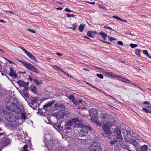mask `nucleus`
<instances>
[{
    "mask_svg": "<svg viewBox=\"0 0 151 151\" xmlns=\"http://www.w3.org/2000/svg\"><path fill=\"white\" fill-rule=\"evenodd\" d=\"M99 34L101 36L103 39L104 40H105L107 36V34L103 32H101L99 33Z\"/></svg>",
    "mask_w": 151,
    "mask_h": 151,
    "instance_id": "6ab92c4d",
    "label": "nucleus"
},
{
    "mask_svg": "<svg viewBox=\"0 0 151 151\" xmlns=\"http://www.w3.org/2000/svg\"><path fill=\"white\" fill-rule=\"evenodd\" d=\"M86 25L84 24H81L79 27V30L81 32H82L83 30Z\"/></svg>",
    "mask_w": 151,
    "mask_h": 151,
    "instance_id": "dca6fc26",
    "label": "nucleus"
},
{
    "mask_svg": "<svg viewBox=\"0 0 151 151\" xmlns=\"http://www.w3.org/2000/svg\"><path fill=\"white\" fill-rule=\"evenodd\" d=\"M31 90L34 93H37L36 88L34 85H32L30 87Z\"/></svg>",
    "mask_w": 151,
    "mask_h": 151,
    "instance_id": "a211bd4d",
    "label": "nucleus"
},
{
    "mask_svg": "<svg viewBox=\"0 0 151 151\" xmlns=\"http://www.w3.org/2000/svg\"><path fill=\"white\" fill-rule=\"evenodd\" d=\"M101 119L103 125L102 129L103 132L102 134L104 136L109 137L110 134H112L111 130H113V133L114 132V135L112 137L110 141V143L114 145L117 141V139H119L120 141L122 139L121 134V131L119 127L114 126L115 124V121L114 119L110 116L106 114H102Z\"/></svg>",
    "mask_w": 151,
    "mask_h": 151,
    "instance_id": "f257e3e1",
    "label": "nucleus"
},
{
    "mask_svg": "<svg viewBox=\"0 0 151 151\" xmlns=\"http://www.w3.org/2000/svg\"><path fill=\"white\" fill-rule=\"evenodd\" d=\"M3 12H4L6 13H10L12 14H14V13L13 12H12V11H5V10H3Z\"/></svg>",
    "mask_w": 151,
    "mask_h": 151,
    "instance_id": "7c9ffc66",
    "label": "nucleus"
},
{
    "mask_svg": "<svg viewBox=\"0 0 151 151\" xmlns=\"http://www.w3.org/2000/svg\"><path fill=\"white\" fill-rule=\"evenodd\" d=\"M66 75L68 77L71 78H73V77L71 75L69 74L68 73Z\"/></svg>",
    "mask_w": 151,
    "mask_h": 151,
    "instance_id": "3c124183",
    "label": "nucleus"
},
{
    "mask_svg": "<svg viewBox=\"0 0 151 151\" xmlns=\"http://www.w3.org/2000/svg\"><path fill=\"white\" fill-rule=\"evenodd\" d=\"M136 150L137 151H141V150L140 148H138V146L137 147V148H136Z\"/></svg>",
    "mask_w": 151,
    "mask_h": 151,
    "instance_id": "09e8293b",
    "label": "nucleus"
},
{
    "mask_svg": "<svg viewBox=\"0 0 151 151\" xmlns=\"http://www.w3.org/2000/svg\"><path fill=\"white\" fill-rule=\"evenodd\" d=\"M30 100L32 104L37 102L38 99L36 97H31Z\"/></svg>",
    "mask_w": 151,
    "mask_h": 151,
    "instance_id": "412c9836",
    "label": "nucleus"
},
{
    "mask_svg": "<svg viewBox=\"0 0 151 151\" xmlns=\"http://www.w3.org/2000/svg\"><path fill=\"white\" fill-rule=\"evenodd\" d=\"M17 83L20 87L25 88L27 86V83L23 81L18 80L17 82Z\"/></svg>",
    "mask_w": 151,
    "mask_h": 151,
    "instance_id": "9d476101",
    "label": "nucleus"
},
{
    "mask_svg": "<svg viewBox=\"0 0 151 151\" xmlns=\"http://www.w3.org/2000/svg\"><path fill=\"white\" fill-rule=\"evenodd\" d=\"M83 69L84 70H86L88 71H89V69H87L85 68H83Z\"/></svg>",
    "mask_w": 151,
    "mask_h": 151,
    "instance_id": "69168bd1",
    "label": "nucleus"
},
{
    "mask_svg": "<svg viewBox=\"0 0 151 151\" xmlns=\"http://www.w3.org/2000/svg\"><path fill=\"white\" fill-rule=\"evenodd\" d=\"M87 36L91 37H93V36L91 34L89 33H88Z\"/></svg>",
    "mask_w": 151,
    "mask_h": 151,
    "instance_id": "37998d69",
    "label": "nucleus"
},
{
    "mask_svg": "<svg viewBox=\"0 0 151 151\" xmlns=\"http://www.w3.org/2000/svg\"><path fill=\"white\" fill-rule=\"evenodd\" d=\"M19 105V101L16 104L11 102H8L6 103V106L8 110L18 114H20L22 112Z\"/></svg>",
    "mask_w": 151,
    "mask_h": 151,
    "instance_id": "7ed1b4c3",
    "label": "nucleus"
},
{
    "mask_svg": "<svg viewBox=\"0 0 151 151\" xmlns=\"http://www.w3.org/2000/svg\"><path fill=\"white\" fill-rule=\"evenodd\" d=\"M20 48L22 49V50L26 53V54L29 57L30 59L34 60L35 62H37V59L35 58V57L33 55H32V54L29 52L24 48L22 47H21Z\"/></svg>",
    "mask_w": 151,
    "mask_h": 151,
    "instance_id": "6e6552de",
    "label": "nucleus"
},
{
    "mask_svg": "<svg viewBox=\"0 0 151 151\" xmlns=\"http://www.w3.org/2000/svg\"><path fill=\"white\" fill-rule=\"evenodd\" d=\"M5 59L7 60L9 63H10V64H12L13 65H14L15 64V63H14V62H12V61H11V60H8L7 59Z\"/></svg>",
    "mask_w": 151,
    "mask_h": 151,
    "instance_id": "58836bf2",
    "label": "nucleus"
},
{
    "mask_svg": "<svg viewBox=\"0 0 151 151\" xmlns=\"http://www.w3.org/2000/svg\"><path fill=\"white\" fill-rule=\"evenodd\" d=\"M114 18L116 19H117L120 20H121V18L117 16H112Z\"/></svg>",
    "mask_w": 151,
    "mask_h": 151,
    "instance_id": "4c0bfd02",
    "label": "nucleus"
},
{
    "mask_svg": "<svg viewBox=\"0 0 151 151\" xmlns=\"http://www.w3.org/2000/svg\"><path fill=\"white\" fill-rule=\"evenodd\" d=\"M26 117V113L25 112H23L21 114V118L25 120Z\"/></svg>",
    "mask_w": 151,
    "mask_h": 151,
    "instance_id": "a878e982",
    "label": "nucleus"
},
{
    "mask_svg": "<svg viewBox=\"0 0 151 151\" xmlns=\"http://www.w3.org/2000/svg\"><path fill=\"white\" fill-rule=\"evenodd\" d=\"M75 16V15L74 14H67V17H74Z\"/></svg>",
    "mask_w": 151,
    "mask_h": 151,
    "instance_id": "e433bc0d",
    "label": "nucleus"
},
{
    "mask_svg": "<svg viewBox=\"0 0 151 151\" xmlns=\"http://www.w3.org/2000/svg\"><path fill=\"white\" fill-rule=\"evenodd\" d=\"M0 52H1L2 53H4V52L2 50L0 49Z\"/></svg>",
    "mask_w": 151,
    "mask_h": 151,
    "instance_id": "864d4df0",
    "label": "nucleus"
},
{
    "mask_svg": "<svg viewBox=\"0 0 151 151\" xmlns=\"http://www.w3.org/2000/svg\"><path fill=\"white\" fill-rule=\"evenodd\" d=\"M56 9L58 10H62V8L61 7H59V8H57Z\"/></svg>",
    "mask_w": 151,
    "mask_h": 151,
    "instance_id": "4d7b16f0",
    "label": "nucleus"
},
{
    "mask_svg": "<svg viewBox=\"0 0 151 151\" xmlns=\"http://www.w3.org/2000/svg\"><path fill=\"white\" fill-rule=\"evenodd\" d=\"M143 53L146 55V56L148 57L149 58L151 59V56L149 55L148 54L147 51L146 50H144L143 51Z\"/></svg>",
    "mask_w": 151,
    "mask_h": 151,
    "instance_id": "b1692460",
    "label": "nucleus"
},
{
    "mask_svg": "<svg viewBox=\"0 0 151 151\" xmlns=\"http://www.w3.org/2000/svg\"><path fill=\"white\" fill-rule=\"evenodd\" d=\"M10 72L9 75L14 78H16L17 77V75L16 73L14 71V70L12 68H10Z\"/></svg>",
    "mask_w": 151,
    "mask_h": 151,
    "instance_id": "ddd939ff",
    "label": "nucleus"
},
{
    "mask_svg": "<svg viewBox=\"0 0 151 151\" xmlns=\"http://www.w3.org/2000/svg\"><path fill=\"white\" fill-rule=\"evenodd\" d=\"M89 111L91 118V121L95 123L98 126H101V123L97 120L98 114L97 110L95 109H91L89 110Z\"/></svg>",
    "mask_w": 151,
    "mask_h": 151,
    "instance_id": "20e7f679",
    "label": "nucleus"
},
{
    "mask_svg": "<svg viewBox=\"0 0 151 151\" xmlns=\"http://www.w3.org/2000/svg\"><path fill=\"white\" fill-rule=\"evenodd\" d=\"M27 30L29 32H31L32 33H35V31L34 30H32L30 29H28Z\"/></svg>",
    "mask_w": 151,
    "mask_h": 151,
    "instance_id": "ea45409f",
    "label": "nucleus"
},
{
    "mask_svg": "<svg viewBox=\"0 0 151 151\" xmlns=\"http://www.w3.org/2000/svg\"><path fill=\"white\" fill-rule=\"evenodd\" d=\"M56 54H57V55H59V56H62V55L60 53H58V52H57L56 53Z\"/></svg>",
    "mask_w": 151,
    "mask_h": 151,
    "instance_id": "5fc2aeb1",
    "label": "nucleus"
},
{
    "mask_svg": "<svg viewBox=\"0 0 151 151\" xmlns=\"http://www.w3.org/2000/svg\"><path fill=\"white\" fill-rule=\"evenodd\" d=\"M67 97L70 100H72L74 99V96L72 95H68L67 96Z\"/></svg>",
    "mask_w": 151,
    "mask_h": 151,
    "instance_id": "cd10ccee",
    "label": "nucleus"
},
{
    "mask_svg": "<svg viewBox=\"0 0 151 151\" xmlns=\"http://www.w3.org/2000/svg\"><path fill=\"white\" fill-rule=\"evenodd\" d=\"M143 104H150V103L149 101H145L143 103Z\"/></svg>",
    "mask_w": 151,
    "mask_h": 151,
    "instance_id": "a18cd8bd",
    "label": "nucleus"
},
{
    "mask_svg": "<svg viewBox=\"0 0 151 151\" xmlns=\"http://www.w3.org/2000/svg\"><path fill=\"white\" fill-rule=\"evenodd\" d=\"M121 21H122V22H127V21L126 20H122L121 19V20H120Z\"/></svg>",
    "mask_w": 151,
    "mask_h": 151,
    "instance_id": "13d9d810",
    "label": "nucleus"
},
{
    "mask_svg": "<svg viewBox=\"0 0 151 151\" xmlns=\"http://www.w3.org/2000/svg\"><path fill=\"white\" fill-rule=\"evenodd\" d=\"M147 146L146 145H144L142 146L141 147V150H142L143 151H147Z\"/></svg>",
    "mask_w": 151,
    "mask_h": 151,
    "instance_id": "4be33fe9",
    "label": "nucleus"
},
{
    "mask_svg": "<svg viewBox=\"0 0 151 151\" xmlns=\"http://www.w3.org/2000/svg\"><path fill=\"white\" fill-rule=\"evenodd\" d=\"M89 86H91V87H92V88H96V87L92 85H89Z\"/></svg>",
    "mask_w": 151,
    "mask_h": 151,
    "instance_id": "052dcab7",
    "label": "nucleus"
},
{
    "mask_svg": "<svg viewBox=\"0 0 151 151\" xmlns=\"http://www.w3.org/2000/svg\"><path fill=\"white\" fill-rule=\"evenodd\" d=\"M117 43L119 45H123L122 42L121 41H118Z\"/></svg>",
    "mask_w": 151,
    "mask_h": 151,
    "instance_id": "79ce46f5",
    "label": "nucleus"
},
{
    "mask_svg": "<svg viewBox=\"0 0 151 151\" xmlns=\"http://www.w3.org/2000/svg\"><path fill=\"white\" fill-rule=\"evenodd\" d=\"M29 80L31 81H32V78L31 76H29Z\"/></svg>",
    "mask_w": 151,
    "mask_h": 151,
    "instance_id": "603ef678",
    "label": "nucleus"
},
{
    "mask_svg": "<svg viewBox=\"0 0 151 151\" xmlns=\"http://www.w3.org/2000/svg\"><path fill=\"white\" fill-rule=\"evenodd\" d=\"M60 71L63 72V73L66 75L67 74V73H68L67 72L64 71L62 69H61V70Z\"/></svg>",
    "mask_w": 151,
    "mask_h": 151,
    "instance_id": "a19ab883",
    "label": "nucleus"
},
{
    "mask_svg": "<svg viewBox=\"0 0 151 151\" xmlns=\"http://www.w3.org/2000/svg\"><path fill=\"white\" fill-rule=\"evenodd\" d=\"M5 144L7 145L8 144L9 142V140L8 139H5Z\"/></svg>",
    "mask_w": 151,
    "mask_h": 151,
    "instance_id": "72a5a7b5",
    "label": "nucleus"
},
{
    "mask_svg": "<svg viewBox=\"0 0 151 151\" xmlns=\"http://www.w3.org/2000/svg\"><path fill=\"white\" fill-rule=\"evenodd\" d=\"M104 28H107V29H111L112 30V29L110 27H107V26H105L104 27Z\"/></svg>",
    "mask_w": 151,
    "mask_h": 151,
    "instance_id": "de8ad7c7",
    "label": "nucleus"
},
{
    "mask_svg": "<svg viewBox=\"0 0 151 151\" xmlns=\"http://www.w3.org/2000/svg\"><path fill=\"white\" fill-rule=\"evenodd\" d=\"M102 72L103 73L104 75L107 77H111V78H112L113 73L111 72H109L106 71H105L102 70Z\"/></svg>",
    "mask_w": 151,
    "mask_h": 151,
    "instance_id": "9b49d317",
    "label": "nucleus"
},
{
    "mask_svg": "<svg viewBox=\"0 0 151 151\" xmlns=\"http://www.w3.org/2000/svg\"><path fill=\"white\" fill-rule=\"evenodd\" d=\"M28 146L27 145H25L23 147L24 151H28L27 149Z\"/></svg>",
    "mask_w": 151,
    "mask_h": 151,
    "instance_id": "473e14b6",
    "label": "nucleus"
},
{
    "mask_svg": "<svg viewBox=\"0 0 151 151\" xmlns=\"http://www.w3.org/2000/svg\"><path fill=\"white\" fill-rule=\"evenodd\" d=\"M147 107L151 110V106H147Z\"/></svg>",
    "mask_w": 151,
    "mask_h": 151,
    "instance_id": "bf43d9fd",
    "label": "nucleus"
},
{
    "mask_svg": "<svg viewBox=\"0 0 151 151\" xmlns=\"http://www.w3.org/2000/svg\"><path fill=\"white\" fill-rule=\"evenodd\" d=\"M52 68L54 69H56L58 70H61V68H60L58 67L57 65H55L52 66Z\"/></svg>",
    "mask_w": 151,
    "mask_h": 151,
    "instance_id": "bb28decb",
    "label": "nucleus"
},
{
    "mask_svg": "<svg viewBox=\"0 0 151 151\" xmlns=\"http://www.w3.org/2000/svg\"><path fill=\"white\" fill-rule=\"evenodd\" d=\"M89 149L90 151H102L100 144L96 142H93L90 144Z\"/></svg>",
    "mask_w": 151,
    "mask_h": 151,
    "instance_id": "423d86ee",
    "label": "nucleus"
},
{
    "mask_svg": "<svg viewBox=\"0 0 151 151\" xmlns=\"http://www.w3.org/2000/svg\"><path fill=\"white\" fill-rule=\"evenodd\" d=\"M16 60L22 64L27 69L37 73H39L38 70L29 63L25 61H22L18 59H16Z\"/></svg>",
    "mask_w": 151,
    "mask_h": 151,
    "instance_id": "39448f33",
    "label": "nucleus"
},
{
    "mask_svg": "<svg viewBox=\"0 0 151 151\" xmlns=\"http://www.w3.org/2000/svg\"><path fill=\"white\" fill-rule=\"evenodd\" d=\"M64 10L67 12H73V10H70L68 8H66Z\"/></svg>",
    "mask_w": 151,
    "mask_h": 151,
    "instance_id": "c9c22d12",
    "label": "nucleus"
},
{
    "mask_svg": "<svg viewBox=\"0 0 151 151\" xmlns=\"http://www.w3.org/2000/svg\"><path fill=\"white\" fill-rule=\"evenodd\" d=\"M3 134V133H0V135L1 136V135H2Z\"/></svg>",
    "mask_w": 151,
    "mask_h": 151,
    "instance_id": "338daca9",
    "label": "nucleus"
},
{
    "mask_svg": "<svg viewBox=\"0 0 151 151\" xmlns=\"http://www.w3.org/2000/svg\"><path fill=\"white\" fill-rule=\"evenodd\" d=\"M149 113L151 114V111H150Z\"/></svg>",
    "mask_w": 151,
    "mask_h": 151,
    "instance_id": "774afa93",
    "label": "nucleus"
},
{
    "mask_svg": "<svg viewBox=\"0 0 151 151\" xmlns=\"http://www.w3.org/2000/svg\"><path fill=\"white\" fill-rule=\"evenodd\" d=\"M95 88L96 89V90H98V91H101V90L100 89H98V88H97L96 87V88Z\"/></svg>",
    "mask_w": 151,
    "mask_h": 151,
    "instance_id": "0e129e2a",
    "label": "nucleus"
},
{
    "mask_svg": "<svg viewBox=\"0 0 151 151\" xmlns=\"http://www.w3.org/2000/svg\"><path fill=\"white\" fill-rule=\"evenodd\" d=\"M109 40L111 41L115 40V39L114 38L112 37H110V38H109Z\"/></svg>",
    "mask_w": 151,
    "mask_h": 151,
    "instance_id": "49530a36",
    "label": "nucleus"
},
{
    "mask_svg": "<svg viewBox=\"0 0 151 151\" xmlns=\"http://www.w3.org/2000/svg\"><path fill=\"white\" fill-rule=\"evenodd\" d=\"M142 110L146 113H149L150 111L147 109L145 108H143Z\"/></svg>",
    "mask_w": 151,
    "mask_h": 151,
    "instance_id": "c756f323",
    "label": "nucleus"
},
{
    "mask_svg": "<svg viewBox=\"0 0 151 151\" xmlns=\"http://www.w3.org/2000/svg\"><path fill=\"white\" fill-rule=\"evenodd\" d=\"M66 75L68 77L71 78H73V77L71 75L69 74L68 73Z\"/></svg>",
    "mask_w": 151,
    "mask_h": 151,
    "instance_id": "8fccbe9b",
    "label": "nucleus"
},
{
    "mask_svg": "<svg viewBox=\"0 0 151 151\" xmlns=\"http://www.w3.org/2000/svg\"><path fill=\"white\" fill-rule=\"evenodd\" d=\"M72 102L75 103L76 105L81 106L82 103V101L81 99L77 100L76 101H75L74 99H73L72 101Z\"/></svg>",
    "mask_w": 151,
    "mask_h": 151,
    "instance_id": "4468645a",
    "label": "nucleus"
},
{
    "mask_svg": "<svg viewBox=\"0 0 151 151\" xmlns=\"http://www.w3.org/2000/svg\"><path fill=\"white\" fill-rule=\"evenodd\" d=\"M55 102L54 101H52L49 102L43 106L44 109H47L49 107H50Z\"/></svg>",
    "mask_w": 151,
    "mask_h": 151,
    "instance_id": "2eb2a0df",
    "label": "nucleus"
},
{
    "mask_svg": "<svg viewBox=\"0 0 151 151\" xmlns=\"http://www.w3.org/2000/svg\"><path fill=\"white\" fill-rule=\"evenodd\" d=\"M46 58L48 60H50L51 59V58H50L47 57Z\"/></svg>",
    "mask_w": 151,
    "mask_h": 151,
    "instance_id": "e2e57ef3",
    "label": "nucleus"
},
{
    "mask_svg": "<svg viewBox=\"0 0 151 151\" xmlns=\"http://www.w3.org/2000/svg\"><path fill=\"white\" fill-rule=\"evenodd\" d=\"M86 2L88 3H89V4H91L94 5L95 4V3L94 2H89V1H86Z\"/></svg>",
    "mask_w": 151,
    "mask_h": 151,
    "instance_id": "c03bdc74",
    "label": "nucleus"
},
{
    "mask_svg": "<svg viewBox=\"0 0 151 151\" xmlns=\"http://www.w3.org/2000/svg\"><path fill=\"white\" fill-rule=\"evenodd\" d=\"M0 22L3 23L5 22V21L2 19L0 20Z\"/></svg>",
    "mask_w": 151,
    "mask_h": 151,
    "instance_id": "6e6d98bb",
    "label": "nucleus"
},
{
    "mask_svg": "<svg viewBox=\"0 0 151 151\" xmlns=\"http://www.w3.org/2000/svg\"><path fill=\"white\" fill-rule=\"evenodd\" d=\"M6 116H7V119L11 122L14 121L16 119L15 117L11 114H7Z\"/></svg>",
    "mask_w": 151,
    "mask_h": 151,
    "instance_id": "1a4fd4ad",
    "label": "nucleus"
},
{
    "mask_svg": "<svg viewBox=\"0 0 151 151\" xmlns=\"http://www.w3.org/2000/svg\"><path fill=\"white\" fill-rule=\"evenodd\" d=\"M98 6H99V8H100L104 10H106V9L105 7L103 6L100 4H99Z\"/></svg>",
    "mask_w": 151,
    "mask_h": 151,
    "instance_id": "2f4dec72",
    "label": "nucleus"
},
{
    "mask_svg": "<svg viewBox=\"0 0 151 151\" xmlns=\"http://www.w3.org/2000/svg\"><path fill=\"white\" fill-rule=\"evenodd\" d=\"M141 52V50L139 49L136 50L135 52V54L137 55H138L139 57H141V55L140 53Z\"/></svg>",
    "mask_w": 151,
    "mask_h": 151,
    "instance_id": "393cba45",
    "label": "nucleus"
},
{
    "mask_svg": "<svg viewBox=\"0 0 151 151\" xmlns=\"http://www.w3.org/2000/svg\"><path fill=\"white\" fill-rule=\"evenodd\" d=\"M82 122L77 118H74L69 121L67 124H65V128L67 129H72L73 128H74L81 127V129L78 130L79 133L83 135H86V134H88V133H90L91 130V129L86 126H82L81 125Z\"/></svg>",
    "mask_w": 151,
    "mask_h": 151,
    "instance_id": "f03ea898",
    "label": "nucleus"
},
{
    "mask_svg": "<svg viewBox=\"0 0 151 151\" xmlns=\"http://www.w3.org/2000/svg\"><path fill=\"white\" fill-rule=\"evenodd\" d=\"M33 82L37 85H39L42 83V81L40 80H38L37 78H34L33 80Z\"/></svg>",
    "mask_w": 151,
    "mask_h": 151,
    "instance_id": "f3484780",
    "label": "nucleus"
},
{
    "mask_svg": "<svg viewBox=\"0 0 151 151\" xmlns=\"http://www.w3.org/2000/svg\"><path fill=\"white\" fill-rule=\"evenodd\" d=\"M130 46L132 48H134L137 47V44H130Z\"/></svg>",
    "mask_w": 151,
    "mask_h": 151,
    "instance_id": "c85d7f7f",
    "label": "nucleus"
},
{
    "mask_svg": "<svg viewBox=\"0 0 151 151\" xmlns=\"http://www.w3.org/2000/svg\"><path fill=\"white\" fill-rule=\"evenodd\" d=\"M127 140L128 141H131V142H132L133 145L136 148H137V144L138 142H139V139H134V137L130 136L129 137L127 138Z\"/></svg>",
    "mask_w": 151,
    "mask_h": 151,
    "instance_id": "0eeeda50",
    "label": "nucleus"
},
{
    "mask_svg": "<svg viewBox=\"0 0 151 151\" xmlns=\"http://www.w3.org/2000/svg\"><path fill=\"white\" fill-rule=\"evenodd\" d=\"M73 28H70V29H73L74 30H75L76 28L77 27L78 24L77 23H75L73 24Z\"/></svg>",
    "mask_w": 151,
    "mask_h": 151,
    "instance_id": "5701e85b",
    "label": "nucleus"
},
{
    "mask_svg": "<svg viewBox=\"0 0 151 151\" xmlns=\"http://www.w3.org/2000/svg\"><path fill=\"white\" fill-rule=\"evenodd\" d=\"M1 70H2V69H1V64H0V72L1 71Z\"/></svg>",
    "mask_w": 151,
    "mask_h": 151,
    "instance_id": "680f3d73",
    "label": "nucleus"
},
{
    "mask_svg": "<svg viewBox=\"0 0 151 151\" xmlns=\"http://www.w3.org/2000/svg\"><path fill=\"white\" fill-rule=\"evenodd\" d=\"M112 78H115L116 79L120 81L121 80V78H122V76L120 75H116L114 74Z\"/></svg>",
    "mask_w": 151,
    "mask_h": 151,
    "instance_id": "aec40b11",
    "label": "nucleus"
},
{
    "mask_svg": "<svg viewBox=\"0 0 151 151\" xmlns=\"http://www.w3.org/2000/svg\"><path fill=\"white\" fill-rule=\"evenodd\" d=\"M120 81L126 83L133 85V83L131 81L124 77H122Z\"/></svg>",
    "mask_w": 151,
    "mask_h": 151,
    "instance_id": "f8f14e48",
    "label": "nucleus"
},
{
    "mask_svg": "<svg viewBox=\"0 0 151 151\" xmlns=\"http://www.w3.org/2000/svg\"><path fill=\"white\" fill-rule=\"evenodd\" d=\"M97 76L101 79H103L104 78L103 76L102 75L100 74H97Z\"/></svg>",
    "mask_w": 151,
    "mask_h": 151,
    "instance_id": "f704fd0d",
    "label": "nucleus"
}]
</instances>
